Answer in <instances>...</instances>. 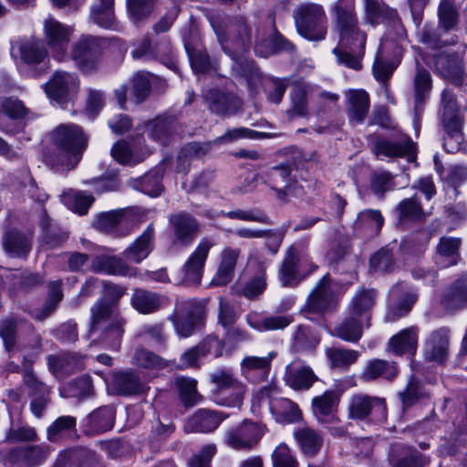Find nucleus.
Returning <instances> with one entry per match:
<instances>
[{"instance_id": "24", "label": "nucleus", "mask_w": 467, "mask_h": 467, "mask_svg": "<svg viewBox=\"0 0 467 467\" xmlns=\"http://www.w3.org/2000/svg\"><path fill=\"white\" fill-rule=\"evenodd\" d=\"M377 298L374 289L360 288L353 296L348 305V314L367 323L370 327L371 313Z\"/></svg>"}, {"instance_id": "39", "label": "nucleus", "mask_w": 467, "mask_h": 467, "mask_svg": "<svg viewBox=\"0 0 467 467\" xmlns=\"http://www.w3.org/2000/svg\"><path fill=\"white\" fill-rule=\"evenodd\" d=\"M364 2L366 19L372 25L394 21L398 18L396 9L389 7L379 0H364Z\"/></svg>"}, {"instance_id": "2", "label": "nucleus", "mask_w": 467, "mask_h": 467, "mask_svg": "<svg viewBox=\"0 0 467 467\" xmlns=\"http://www.w3.org/2000/svg\"><path fill=\"white\" fill-rule=\"evenodd\" d=\"M87 140L80 127L59 125L51 133V148L45 153L47 164L64 171L74 169L81 159Z\"/></svg>"}, {"instance_id": "12", "label": "nucleus", "mask_w": 467, "mask_h": 467, "mask_svg": "<svg viewBox=\"0 0 467 467\" xmlns=\"http://www.w3.org/2000/svg\"><path fill=\"white\" fill-rule=\"evenodd\" d=\"M47 96L59 104H64L76 96L79 89L78 78L69 72L57 71L45 85Z\"/></svg>"}, {"instance_id": "5", "label": "nucleus", "mask_w": 467, "mask_h": 467, "mask_svg": "<svg viewBox=\"0 0 467 467\" xmlns=\"http://www.w3.org/2000/svg\"><path fill=\"white\" fill-rule=\"evenodd\" d=\"M259 406L267 407L274 418L280 423H293L300 420L301 411L292 400L280 397L277 386L270 384L261 388L254 395Z\"/></svg>"}, {"instance_id": "29", "label": "nucleus", "mask_w": 467, "mask_h": 467, "mask_svg": "<svg viewBox=\"0 0 467 467\" xmlns=\"http://www.w3.org/2000/svg\"><path fill=\"white\" fill-rule=\"evenodd\" d=\"M240 254L239 248L231 246L223 248L217 271L212 280L214 285H225L233 280Z\"/></svg>"}, {"instance_id": "7", "label": "nucleus", "mask_w": 467, "mask_h": 467, "mask_svg": "<svg viewBox=\"0 0 467 467\" xmlns=\"http://www.w3.org/2000/svg\"><path fill=\"white\" fill-rule=\"evenodd\" d=\"M214 30L223 51L230 56L242 53L250 43L251 28L242 16L232 19L225 32L221 27H214Z\"/></svg>"}, {"instance_id": "41", "label": "nucleus", "mask_w": 467, "mask_h": 467, "mask_svg": "<svg viewBox=\"0 0 467 467\" xmlns=\"http://www.w3.org/2000/svg\"><path fill=\"white\" fill-rule=\"evenodd\" d=\"M275 351H271L265 357L247 356L241 361V370L243 375L250 377L252 373L258 372L260 376L265 378L271 369V363L276 357Z\"/></svg>"}, {"instance_id": "32", "label": "nucleus", "mask_w": 467, "mask_h": 467, "mask_svg": "<svg viewBox=\"0 0 467 467\" xmlns=\"http://www.w3.org/2000/svg\"><path fill=\"white\" fill-rule=\"evenodd\" d=\"M291 171V166L288 163H282L261 173V181L270 186L272 190L276 191L279 198H283L285 195L283 189L289 188Z\"/></svg>"}, {"instance_id": "31", "label": "nucleus", "mask_w": 467, "mask_h": 467, "mask_svg": "<svg viewBox=\"0 0 467 467\" xmlns=\"http://www.w3.org/2000/svg\"><path fill=\"white\" fill-rule=\"evenodd\" d=\"M115 421V410L110 406L100 407L89 413L84 424V432L95 435L109 431Z\"/></svg>"}, {"instance_id": "51", "label": "nucleus", "mask_w": 467, "mask_h": 467, "mask_svg": "<svg viewBox=\"0 0 467 467\" xmlns=\"http://www.w3.org/2000/svg\"><path fill=\"white\" fill-rule=\"evenodd\" d=\"M389 461L394 467H420L421 461L419 453L400 445H393L389 454Z\"/></svg>"}, {"instance_id": "58", "label": "nucleus", "mask_w": 467, "mask_h": 467, "mask_svg": "<svg viewBox=\"0 0 467 467\" xmlns=\"http://www.w3.org/2000/svg\"><path fill=\"white\" fill-rule=\"evenodd\" d=\"M156 0H127L128 11L134 22L148 17L153 11Z\"/></svg>"}, {"instance_id": "3", "label": "nucleus", "mask_w": 467, "mask_h": 467, "mask_svg": "<svg viewBox=\"0 0 467 467\" xmlns=\"http://www.w3.org/2000/svg\"><path fill=\"white\" fill-rule=\"evenodd\" d=\"M90 333L98 335V339L106 348L119 350L124 333L125 320L113 314L109 304L97 301L90 309Z\"/></svg>"}, {"instance_id": "35", "label": "nucleus", "mask_w": 467, "mask_h": 467, "mask_svg": "<svg viewBox=\"0 0 467 467\" xmlns=\"http://www.w3.org/2000/svg\"><path fill=\"white\" fill-rule=\"evenodd\" d=\"M339 400V395L335 390H327L322 395L312 400L314 414L321 421H331Z\"/></svg>"}, {"instance_id": "21", "label": "nucleus", "mask_w": 467, "mask_h": 467, "mask_svg": "<svg viewBox=\"0 0 467 467\" xmlns=\"http://www.w3.org/2000/svg\"><path fill=\"white\" fill-rule=\"evenodd\" d=\"M225 418L226 416L219 411L200 409L186 420L184 430L187 432H212Z\"/></svg>"}, {"instance_id": "14", "label": "nucleus", "mask_w": 467, "mask_h": 467, "mask_svg": "<svg viewBox=\"0 0 467 467\" xmlns=\"http://www.w3.org/2000/svg\"><path fill=\"white\" fill-rule=\"evenodd\" d=\"M173 234V244L189 246L201 232L200 223L187 213H178L169 216Z\"/></svg>"}, {"instance_id": "20", "label": "nucleus", "mask_w": 467, "mask_h": 467, "mask_svg": "<svg viewBox=\"0 0 467 467\" xmlns=\"http://www.w3.org/2000/svg\"><path fill=\"white\" fill-rule=\"evenodd\" d=\"M208 108L219 115L235 113L242 106V100L234 92L210 89L204 95Z\"/></svg>"}, {"instance_id": "40", "label": "nucleus", "mask_w": 467, "mask_h": 467, "mask_svg": "<svg viewBox=\"0 0 467 467\" xmlns=\"http://www.w3.org/2000/svg\"><path fill=\"white\" fill-rule=\"evenodd\" d=\"M367 323L348 314L341 323L335 327L333 335L344 341L358 342Z\"/></svg>"}, {"instance_id": "10", "label": "nucleus", "mask_w": 467, "mask_h": 467, "mask_svg": "<svg viewBox=\"0 0 467 467\" xmlns=\"http://www.w3.org/2000/svg\"><path fill=\"white\" fill-rule=\"evenodd\" d=\"M94 226L114 237H125L132 232L134 223L130 213L119 209L99 213L96 217Z\"/></svg>"}, {"instance_id": "43", "label": "nucleus", "mask_w": 467, "mask_h": 467, "mask_svg": "<svg viewBox=\"0 0 467 467\" xmlns=\"http://www.w3.org/2000/svg\"><path fill=\"white\" fill-rule=\"evenodd\" d=\"M176 123L169 118L158 117L146 124L148 136L158 142L166 143L175 130Z\"/></svg>"}, {"instance_id": "19", "label": "nucleus", "mask_w": 467, "mask_h": 467, "mask_svg": "<svg viewBox=\"0 0 467 467\" xmlns=\"http://www.w3.org/2000/svg\"><path fill=\"white\" fill-rule=\"evenodd\" d=\"M284 380L294 390L304 391L312 387L317 377L310 367L294 360L286 366Z\"/></svg>"}, {"instance_id": "45", "label": "nucleus", "mask_w": 467, "mask_h": 467, "mask_svg": "<svg viewBox=\"0 0 467 467\" xmlns=\"http://www.w3.org/2000/svg\"><path fill=\"white\" fill-rule=\"evenodd\" d=\"M175 386L178 389L180 400L185 407H193L202 400V395L197 391V381L194 379L178 378L175 380Z\"/></svg>"}, {"instance_id": "22", "label": "nucleus", "mask_w": 467, "mask_h": 467, "mask_svg": "<svg viewBox=\"0 0 467 467\" xmlns=\"http://www.w3.org/2000/svg\"><path fill=\"white\" fill-rule=\"evenodd\" d=\"M210 379L219 390L233 389L234 398L227 403L228 406L240 407L244 393V386L234 377L231 368H220L210 374Z\"/></svg>"}, {"instance_id": "52", "label": "nucleus", "mask_w": 467, "mask_h": 467, "mask_svg": "<svg viewBox=\"0 0 467 467\" xmlns=\"http://www.w3.org/2000/svg\"><path fill=\"white\" fill-rule=\"evenodd\" d=\"M246 321L251 327L263 332L284 329L292 322V317L289 316H269L261 320L254 321L251 316H247Z\"/></svg>"}, {"instance_id": "44", "label": "nucleus", "mask_w": 467, "mask_h": 467, "mask_svg": "<svg viewBox=\"0 0 467 467\" xmlns=\"http://www.w3.org/2000/svg\"><path fill=\"white\" fill-rule=\"evenodd\" d=\"M326 355L330 368L334 369L346 370L352 364L356 363L360 353L354 349L328 348L326 349Z\"/></svg>"}, {"instance_id": "27", "label": "nucleus", "mask_w": 467, "mask_h": 467, "mask_svg": "<svg viewBox=\"0 0 467 467\" xmlns=\"http://www.w3.org/2000/svg\"><path fill=\"white\" fill-rule=\"evenodd\" d=\"M449 327H441L431 333L424 344L426 358L441 362L448 356L450 348Z\"/></svg>"}, {"instance_id": "36", "label": "nucleus", "mask_w": 467, "mask_h": 467, "mask_svg": "<svg viewBox=\"0 0 467 467\" xmlns=\"http://www.w3.org/2000/svg\"><path fill=\"white\" fill-rule=\"evenodd\" d=\"M384 223V218L379 210L365 209L358 213L354 227L357 231L368 235H376L379 233Z\"/></svg>"}, {"instance_id": "53", "label": "nucleus", "mask_w": 467, "mask_h": 467, "mask_svg": "<svg viewBox=\"0 0 467 467\" xmlns=\"http://www.w3.org/2000/svg\"><path fill=\"white\" fill-rule=\"evenodd\" d=\"M268 266L266 260H257V275L254 277L244 288V295L250 299L255 298L266 287L265 270Z\"/></svg>"}, {"instance_id": "25", "label": "nucleus", "mask_w": 467, "mask_h": 467, "mask_svg": "<svg viewBox=\"0 0 467 467\" xmlns=\"http://www.w3.org/2000/svg\"><path fill=\"white\" fill-rule=\"evenodd\" d=\"M369 106V96L365 90L349 89L346 92V109L350 123H362L368 116Z\"/></svg>"}, {"instance_id": "50", "label": "nucleus", "mask_w": 467, "mask_h": 467, "mask_svg": "<svg viewBox=\"0 0 467 467\" xmlns=\"http://www.w3.org/2000/svg\"><path fill=\"white\" fill-rule=\"evenodd\" d=\"M4 245L12 256H26L30 251V242L27 237L15 230L7 232Z\"/></svg>"}, {"instance_id": "18", "label": "nucleus", "mask_w": 467, "mask_h": 467, "mask_svg": "<svg viewBox=\"0 0 467 467\" xmlns=\"http://www.w3.org/2000/svg\"><path fill=\"white\" fill-rule=\"evenodd\" d=\"M440 304L446 313L467 307V274L460 275L444 290Z\"/></svg>"}, {"instance_id": "48", "label": "nucleus", "mask_w": 467, "mask_h": 467, "mask_svg": "<svg viewBox=\"0 0 467 467\" xmlns=\"http://www.w3.org/2000/svg\"><path fill=\"white\" fill-rule=\"evenodd\" d=\"M461 244L462 240L457 237L443 236L440 239L437 253L441 258L444 259V266L457 264Z\"/></svg>"}, {"instance_id": "26", "label": "nucleus", "mask_w": 467, "mask_h": 467, "mask_svg": "<svg viewBox=\"0 0 467 467\" xmlns=\"http://www.w3.org/2000/svg\"><path fill=\"white\" fill-rule=\"evenodd\" d=\"M155 229L152 223L139 235L124 251L127 260L135 264L141 263L154 249Z\"/></svg>"}, {"instance_id": "62", "label": "nucleus", "mask_w": 467, "mask_h": 467, "mask_svg": "<svg viewBox=\"0 0 467 467\" xmlns=\"http://www.w3.org/2000/svg\"><path fill=\"white\" fill-rule=\"evenodd\" d=\"M370 270L375 273H386L389 271L393 265V255L389 249L381 248L370 258Z\"/></svg>"}, {"instance_id": "34", "label": "nucleus", "mask_w": 467, "mask_h": 467, "mask_svg": "<svg viewBox=\"0 0 467 467\" xmlns=\"http://www.w3.org/2000/svg\"><path fill=\"white\" fill-rule=\"evenodd\" d=\"M90 19L100 27L119 30L114 14V0H97L91 7Z\"/></svg>"}, {"instance_id": "61", "label": "nucleus", "mask_w": 467, "mask_h": 467, "mask_svg": "<svg viewBox=\"0 0 467 467\" xmlns=\"http://www.w3.org/2000/svg\"><path fill=\"white\" fill-rule=\"evenodd\" d=\"M64 198L70 209L79 214H85L94 202L92 195L82 192L67 193Z\"/></svg>"}, {"instance_id": "4", "label": "nucleus", "mask_w": 467, "mask_h": 467, "mask_svg": "<svg viewBox=\"0 0 467 467\" xmlns=\"http://www.w3.org/2000/svg\"><path fill=\"white\" fill-rule=\"evenodd\" d=\"M294 18L298 33L308 40L319 41L325 38L327 19L321 5L304 3L294 10Z\"/></svg>"}, {"instance_id": "6", "label": "nucleus", "mask_w": 467, "mask_h": 467, "mask_svg": "<svg viewBox=\"0 0 467 467\" xmlns=\"http://www.w3.org/2000/svg\"><path fill=\"white\" fill-rule=\"evenodd\" d=\"M265 427L250 420H244L235 427L226 430L223 442L235 451H252L265 433Z\"/></svg>"}, {"instance_id": "30", "label": "nucleus", "mask_w": 467, "mask_h": 467, "mask_svg": "<svg viewBox=\"0 0 467 467\" xmlns=\"http://www.w3.org/2000/svg\"><path fill=\"white\" fill-rule=\"evenodd\" d=\"M420 329L416 326L400 330L390 337L388 342V350L395 355H414L418 348Z\"/></svg>"}, {"instance_id": "64", "label": "nucleus", "mask_w": 467, "mask_h": 467, "mask_svg": "<svg viewBox=\"0 0 467 467\" xmlns=\"http://www.w3.org/2000/svg\"><path fill=\"white\" fill-rule=\"evenodd\" d=\"M77 420L73 416H61L47 428V438L51 441H57L65 431L75 430Z\"/></svg>"}, {"instance_id": "33", "label": "nucleus", "mask_w": 467, "mask_h": 467, "mask_svg": "<svg viewBox=\"0 0 467 467\" xmlns=\"http://www.w3.org/2000/svg\"><path fill=\"white\" fill-rule=\"evenodd\" d=\"M91 269L95 273H103L110 275H132L135 272L122 259L109 255L96 257L92 261Z\"/></svg>"}, {"instance_id": "11", "label": "nucleus", "mask_w": 467, "mask_h": 467, "mask_svg": "<svg viewBox=\"0 0 467 467\" xmlns=\"http://www.w3.org/2000/svg\"><path fill=\"white\" fill-rule=\"evenodd\" d=\"M215 242L208 237L202 238L182 266V282L187 285H199L210 250Z\"/></svg>"}, {"instance_id": "54", "label": "nucleus", "mask_w": 467, "mask_h": 467, "mask_svg": "<svg viewBox=\"0 0 467 467\" xmlns=\"http://www.w3.org/2000/svg\"><path fill=\"white\" fill-rule=\"evenodd\" d=\"M439 26L448 32L455 28L458 23L459 15L451 0H441L439 9Z\"/></svg>"}, {"instance_id": "16", "label": "nucleus", "mask_w": 467, "mask_h": 467, "mask_svg": "<svg viewBox=\"0 0 467 467\" xmlns=\"http://www.w3.org/2000/svg\"><path fill=\"white\" fill-rule=\"evenodd\" d=\"M337 300L329 275H325L312 290L306 304L311 313L324 314L336 306Z\"/></svg>"}, {"instance_id": "42", "label": "nucleus", "mask_w": 467, "mask_h": 467, "mask_svg": "<svg viewBox=\"0 0 467 467\" xmlns=\"http://www.w3.org/2000/svg\"><path fill=\"white\" fill-rule=\"evenodd\" d=\"M302 452L306 456H314L320 450L323 440L321 436L313 429L301 428L294 432Z\"/></svg>"}, {"instance_id": "37", "label": "nucleus", "mask_w": 467, "mask_h": 467, "mask_svg": "<svg viewBox=\"0 0 467 467\" xmlns=\"http://www.w3.org/2000/svg\"><path fill=\"white\" fill-rule=\"evenodd\" d=\"M298 262V251L294 245H291L286 252L279 273L280 281L284 286H294L301 280L297 272Z\"/></svg>"}, {"instance_id": "59", "label": "nucleus", "mask_w": 467, "mask_h": 467, "mask_svg": "<svg viewBox=\"0 0 467 467\" xmlns=\"http://www.w3.org/2000/svg\"><path fill=\"white\" fill-rule=\"evenodd\" d=\"M265 136L263 133L248 128H235L228 130L225 133L213 140L214 144L231 143L240 139H261Z\"/></svg>"}, {"instance_id": "8", "label": "nucleus", "mask_w": 467, "mask_h": 467, "mask_svg": "<svg viewBox=\"0 0 467 467\" xmlns=\"http://www.w3.org/2000/svg\"><path fill=\"white\" fill-rule=\"evenodd\" d=\"M103 40L91 35H82L71 47L70 57L83 72L93 70L98 62Z\"/></svg>"}, {"instance_id": "55", "label": "nucleus", "mask_w": 467, "mask_h": 467, "mask_svg": "<svg viewBox=\"0 0 467 467\" xmlns=\"http://www.w3.org/2000/svg\"><path fill=\"white\" fill-rule=\"evenodd\" d=\"M133 362L138 366L150 369H161L168 366L166 360L142 347L136 348Z\"/></svg>"}, {"instance_id": "17", "label": "nucleus", "mask_w": 467, "mask_h": 467, "mask_svg": "<svg viewBox=\"0 0 467 467\" xmlns=\"http://www.w3.org/2000/svg\"><path fill=\"white\" fill-rule=\"evenodd\" d=\"M370 414L375 415L378 420H384L386 418L385 400L365 394L354 395L349 403L350 418L363 420Z\"/></svg>"}, {"instance_id": "60", "label": "nucleus", "mask_w": 467, "mask_h": 467, "mask_svg": "<svg viewBox=\"0 0 467 467\" xmlns=\"http://www.w3.org/2000/svg\"><path fill=\"white\" fill-rule=\"evenodd\" d=\"M319 341V337L307 327H299L295 335V348L297 351H312Z\"/></svg>"}, {"instance_id": "49", "label": "nucleus", "mask_w": 467, "mask_h": 467, "mask_svg": "<svg viewBox=\"0 0 467 467\" xmlns=\"http://www.w3.org/2000/svg\"><path fill=\"white\" fill-rule=\"evenodd\" d=\"M112 384L118 393L122 395L138 394L144 389L139 378L131 372L115 374Z\"/></svg>"}, {"instance_id": "57", "label": "nucleus", "mask_w": 467, "mask_h": 467, "mask_svg": "<svg viewBox=\"0 0 467 467\" xmlns=\"http://www.w3.org/2000/svg\"><path fill=\"white\" fill-rule=\"evenodd\" d=\"M397 210L400 220L420 221L424 217V212L415 196L400 202Z\"/></svg>"}, {"instance_id": "15", "label": "nucleus", "mask_w": 467, "mask_h": 467, "mask_svg": "<svg viewBox=\"0 0 467 467\" xmlns=\"http://www.w3.org/2000/svg\"><path fill=\"white\" fill-rule=\"evenodd\" d=\"M10 54L14 60L26 65H37L47 58V50L41 39L25 38L12 43Z\"/></svg>"}, {"instance_id": "38", "label": "nucleus", "mask_w": 467, "mask_h": 467, "mask_svg": "<svg viewBox=\"0 0 467 467\" xmlns=\"http://www.w3.org/2000/svg\"><path fill=\"white\" fill-rule=\"evenodd\" d=\"M163 304L162 297L155 292L136 289L131 297L132 306L141 314H151L158 311Z\"/></svg>"}, {"instance_id": "63", "label": "nucleus", "mask_w": 467, "mask_h": 467, "mask_svg": "<svg viewBox=\"0 0 467 467\" xmlns=\"http://www.w3.org/2000/svg\"><path fill=\"white\" fill-rule=\"evenodd\" d=\"M274 467H298L297 461L285 443H280L272 453Z\"/></svg>"}, {"instance_id": "9", "label": "nucleus", "mask_w": 467, "mask_h": 467, "mask_svg": "<svg viewBox=\"0 0 467 467\" xmlns=\"http://www.w3.org/2000/svg\"><path fill=\"white\" fill-rule=\"evenodd\" d=\"M73 31L72 26L63 25L53 17L45 19V40L56 60L64 61L67 57V47Z\"/></svg>"}, {"instance_id": "56", "label": "nucleus", "mask_w": 467, "mask_h": 467, "mask_svg": "<svg viewBox=\"0 0 467 467\" xmlns=\"http://www.w3.org/2000/svg\"><path fill=\"white\" fill-rule=\"evenodd\" d=\"M426 396L420 382L411 378L405 389L399 393V397L402 402L403 409L409 408L418 402Z\"/></svg>"}, {"instance_id": "23", "label": "nucleus", "mask_w": 467, "mask_h": 467, "mask_svg": "<svg viewBox=\"0 0 467 467\" xmlns=\"http://www.w3.org/2000/svg\"><path fill=\"white\" fill-rule=\"evenodd\" d=\"M49 369L57 379H64L84 368V357L78 353H60L47 357Z\"/></svg>"}, {"instance_id": "13", "label": "nucleus", "mask_w": 467, "mask_h": 467, "mask_svg": "<svg viewBox=\"0 0 467 467\" xmlns=\"http://www.w3.org/2000/svg\"><path fill=\"white\" fill-rule=\"evenodd\" d=\"M390 305L385 316L388 322H395L407 316L415 305L418 295L403 283H397L389 291Z\"/></svg>"}, {"instance_id": "1", "label": "nucleus", "mask_w": 467, "mask_h": 467, "mask_svg": "<svg viewBox=\"0 0 467 467\" xmlns=\"http://www.w3.org/2000/svg\"><path fill=\"white\" fill-rule=\"evenodd\" d=\"M337 23L339 29V45L333 53L337 61L346 67L359 70L361 68L360 58L364 54L366 45V34L358 27V20L352 7H344L341 4L335 6Z\"/></svg>"}, {"instance_id": "28", "label": "nucleus", "mask_w": 467, "mask_h": 467, "mask_svg": "<svg viewBox=\"0 0 467 467\" xmlns=\"http://www.w3.org/2000/svg\"><path fill=\"white\" fill-rule=\"evenodd\" d=\"M374 151L378 156L389 158H407L408 161H413L416 158V146L410 140L405 139L400 141L389 140H379L374 145Z\"/></svg>"}, {"instance_id": "47", "label": "nucleus", "mask_w": 467, "mask_h": 467, "mask_svg": "<svg viewBox=\"0 0 467 467\" xmlns=\"http://www.w3.org/2000/svg\"><path fill=\"white\" fill-rule=\"evenodd\" d=\"M441 122L444 134L462 132V119L460 117L459 109L452 99L448 100L443 106Z\"/></svg>"}, {"instance_id": "46", "label": "nucleus", "mask_w": 467, "mask_h": 467, "mask_svg": "<svg viewBox=\"0 0 467 467\" xmlns=\"http://www.w3.org/2000/svg\"><path fill=\"white\" fill-rule=\"evenodd\" d=\"M397 375V368L394 364L383 359H373L368 362L362 372V379L366 381L374 380L379 377L391 379Z\"/></svg>"}]
</instances>
